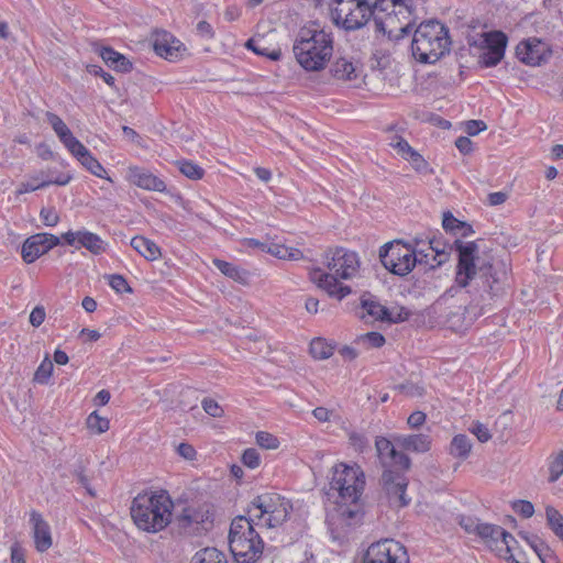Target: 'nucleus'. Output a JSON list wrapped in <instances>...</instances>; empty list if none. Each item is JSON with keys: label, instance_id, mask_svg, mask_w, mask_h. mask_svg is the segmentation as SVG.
Masks as SVG:
<instances>
[{"label": "nucleus", "instance_id": "1", "mask_svg": "<svg viewBox=\"0 0 563 563\" xmlns=\"http://www.w3.org/2000/svg\"><path fill=\"white\" fill-rule=\"evenodd\" d=\"M453 247L459 254L456 287L448 289L430 306L429 316L452 331H461L466 325V295L472 297L471 303L477 307L504 294L509 283V265L505 261H496L477 268L476 242H462L457 239L452 246H449L450 250Z\"/></svg>", "mask_w": 563, "mask_h": 563}, {"label": "nucleus", "instance_id": "2", "mask_svg": "<svg viewBox=\"0 0 563 563\" xmlns=\"http://www.w3.org/2000/svg\"><path fill=\"white\" fill-rule=\"evenodd\" d=\"M173 508L166 490L139 494L132 501L131 517L139 529L156 533L170 525Z\"/></svg>", "mask_w": 563, "mask_h": 563}, {"label": "nucleus", "instance_id": "3", "mask_svg": "<svg viewBox=\"0 0 563 563\" xmlns=\"http://www.w3.org/2000/svg\"><path fill=\"white\" fill-rule=\"evenodd\" d=\"M411 35L412 56L421 64H434L450 52L449 29L438 20L421 22Z\"/></svg>", "mask_w": 563, "mask_h": 563}, {"label": "nucleus", "instance_id": "4", "mask_svg": "<svg viewBox=\"0 0 563 563\" xmlns=\"http://www.w3.org/2000/svg\"><path fill=\"white\" fill-rule=\"evenodd\" d=\"M295 57L307 71L324 68L333 53V41L323 30L302 27L294 43Z\"/></svg>", "mask_w": 563, "mask_h": 563}, {"label": "nucleus", "instance_id": "5", "mask_svg": "<svg viewBox=\"0 0 563 563\" xmlns=\"http://www.w3.org/2000/svg\"><path fill=\"white\" fill-rule=\"evenodd\" d=\"M258 522L250 515L232 519L229 531V548L236 563H256L263 554L264 541L254 526Z\"/></svg>", "mask_w": 563, "mask_h": 563}, {"label": "nucleus", "instance_id": "6", "mask_svg": "<svg viewBox=\"0 0 563 563\" xmlns=\"http://www.w3.org/2000/svg\"><path fill=\"white\" fill-rule=\"evenodd\" d=\"M214 514L212 506L205 503L198 506L189 505L172 517V529L179 536H199L211 529Z\"/></svg>", "mask_w": 563, "mask_h": 563}, {"label": "nucleus", "instance_id": "7", "mask_svg": "<svg viewBox=\"0 0 563 563\" xmlns=\"http://www.w3.org/2000/svg\"><path fill=\"white\" fill-rule=\"evenodd\" d=\"M291 509L288 500L275 493L256 496L247 507L246 514L257 522L265 516V526L275 528L283 525Z\"/></svg>", "mask_w": 563, "mask_h": 563}, {"label": "nucleus", "instance_id": "8", "mask_svg": "<svg viewBox=\"0 0 563 563\" xmlns=\"http://www.w3.org/2000/svg\"><path fill=\"white\" fill-rule=\"evenodd\" d=\"M379 260L387 271L401 277L408 275L417 264H422L416 250L401 241L385 243L379 249Z\"/></svg>", "mask_w": 563, "mask_h": 563}, {"label": "nucleus", "instance_id": "9", "mask_svg": "<svg viewBox=\"0 0 563 563\" xmlns=\"http://www.w3.org/2000/svg\"><path fill=\"white\" fill-rule=\"evenodd\" d=\"M330 486L339 493L341 501H358L365 487V475L360 466L339 463L333 467Z\"/></svg>", "mask_w": 563, "mask_h": 563}, {"label": "nucleus", "instance_id": "10", "mask_svg": "<svg viewBox=\"0 0 563 563\" xmlns=\"http://www.w3.org/2000/svg\"><path fill=\"white\" fill-rule=\"evenodd\" d=\"M339 4L331 14L334 23L347 31L358 30L373 16V8L366 0H333Z\"/></svg>", "mask_w": 563, "mask_h": 563}, {"label": "nucleus", "instance_id": "11", "mask_svg": "<svg viewBox=\"0 0 563 563\" xmlns=\"http://www.w3.org/2000/svg\"><path fill=\"white\" fill-rule=\"evenodd\" d=\"M508 44L507 35L501 31H490L483 33L479 42H474L471 46L475 49L474 54L478 56L481 67H495L503 59Z\"/></svg>", "mask_w": 563, "mask_h": 563}, {"label": "nucleus", "instance_id": "12", "mask_svg": "<svg viewBox=\"0 0 563 563\" xmlns=\"http://www.w3.org/2000/svg\"><path fill=\"white\" fill-rule=\"evenodd\" d=\"M380 485L390 507L404 508L410 504L411 499L406 494L408 478L402 472L386 467L382 474Z\"/></svg>", "mask_w": 563, "mask_h": 563}, {"label": "nucleus", "instance_id": "13", "mask_svg": "<svg viewBox=\"0 0 563 563\" xmlns=\"http://www.w3.org/2000/svg\"><path fill=\"white\" fill-rule=\"evenodd\" d=\"M406 549L397 541L385 539L373 543L364 555V563H408Z\"/></svg>", "mask_w": 563, "mask_h": 563}, {"label": "nucleus", "instance_id": "14", "mask_svg": "<svg viewBox=\"0 0 563 563\" xmlns=\"http://www.w3.org/2000/svg\"><path fill=\"white\" fill-rule=\"evenodd\" d=\"M552 54L551 44L534 36L522 40L516 47L517 58L521 63L533 67L547 64Z\"/></svg>", "mask_w": 563, "mask_h": 563}, {"label": "nucleus", "instance_id": "15", "mask_svg": "<svg viewBox=\"0 0 563 563\" xmlns=\"http://www.w3.org/2000/svg\"><path fill=\"white\" fill-rule=\"evenodd\" d=\"M327 266L335 278L350 279L357 273L360 260L355 252L336 247L327 254Z\"/></svg>", "mask_w": 563, "mask_h": 563}, {"label": "nucleus", "instance_id": "16", "mask_svg": "<svg viewBox=\"0 0 563 563\" xmlns=\"http://www.w3.org/2000/svg\"><path fill=\"white\" fill-rule=\"evenodd\" d=\"M399 15L401 14L398 12V9L388 12L385 18L374 15L376 31L387 34L388 38L396 43L411 36L415 27L413 13L409 18H404L406 20L405 23H399Z\"/></svg>", "mask_w": 563, "mask_h": 563}, {"label": "nucleus", "instance_id": "17", "mask_svg": "<svg viewBox=\"0 0 563 563\" xmlns=\"http://www.w3.org/2000/svg\"><path fill=\"white\" fill-rule=\"evenodd\" d=\"M151 41L154 52L169 62L180 59L187 51L178 38L165 30H155L152 33Z\"/></svg>", "mask_w": 563, "mask_h": 563}, {"label": "nucleus", "instance_id": "18", "mask_svg": "<svg viewBox=\"0 0 563 563\" xmlns=\"http://www.w3.org/2000/svg\"><path fill=\"white\" fill-rule=\"evenodd\" d=\"M60 244V238L51 233H36L27 238L22 245V258L27 264Z\"/></svg>", "mask_w": 563, "mask_h": 563}, {"label": "nucleus", "instance_id": "19", "mask_svg": "<svg viewBox=\"0 0 563 563\" xmlns=\"http://www.w3.org/2000/svg\"><path fill=\"white\" fill-rule=\"evenodd\" d=\"M67 245L76 249L85 247L92 254L99 255L104 252V243L99 235L87 230L68 231L62 235Z\"/></svg>", "mask_w": 563, "mask_h": 563}, {"label": "nucleus", "instance_id": "20", "mask_svg": "<svg viewBox=\"0 0 563 563\" xmlns=\"http://www.w3.org/2000/svg\"><path fill=\"white\" fill-rule=\"evenodd\" d=\"M128 176L132 184L142 189L157 192H164L166 190L165 183L144 168L137 166L129 167Z\"/></svg>", "mask_w": 563, "mask_h": 563}, {"label": "nucleus", "instance_id": "21", "mask_svg": "<svg viewBox=\"0 0 563 563\" xmlns=\"http://www.w3.org/2000/svg\"><path fill=\"white\" fill-rule=\"evenodd\" d=\"M30 522L33 527V539L35 549L38 552L47 551L53 543L49 525L43 519L36 510L30 514Z\"/></svg>", "mask_w": 563, "mask_h": 563}, {"label": "nucleus", "instance_id": "22", "mask_svg": "<svg viewBox=\"0 0 563 563\" xmlns=\"http://www.w3.org/2000/svg\"><path fill=\"white\" fill-rule=\"evenodd\" d=\"M310 278L319 288L325 290L329 296L335 297L339 300H342L351 294V288L349 286L342 285L333 275L322 273L320 269L312 272L310 274Z\"/></svg>", "mask_w": 563, "mask_h": 563}, {"label": "nucleus", "instance_id": "23", "mask_svg": "<svg viewBox=\"0 0 563 563\" xmlns=\"http://www.w3.org/2000/svg\"><path fill=\"white\" fill-rule=\"evenodd\" d=\"M394 441L401 450L415 453H426L431 448L430 437L423 433L397 435Z\"/></svg>", "mask_w": 563, "mask_h": 563}, {"label": "nucleus", "instance_id": "24", "mask_svg": "<svg viewBox=\"0 0 563 563\" xmlns=\"http://www.w3.org/2000/svg\"><path fill=\"white\" fill-rule=\"evenodd\" d=\"M476 536L492 550H497L498 544L504 543L507 538L506 530L500 526L483 522Z\"/></svg>", "mask_w": 563, "mask_h": 563}, {"label": "nucleus", "instance_id": "25", "mask_svg": "<svg viewBox=\"0 0 563 563\" xmlns=\"http://www.w3.org/2000/svg\"><path fill=\"white\" fill-rule=\"evenodd\" d=\"M331 75L339 80L351 81L358 78L361 70L346 57H338L331 65Z\"/></svg>", "mask_w": 563, "mask_h": 563}, {"label": "nucleus", "instance_id": "26", "mask_svg": "<svg viewBox=\"0 0 563 563\" xmlns=\"http://www.w3.org/2000/svg\"><path fill=\"white\" fill-rule=\"evenodd\" d=\"M102 60L111 68L120 73H130L132 63L121 53L112 47L102 46L97 49Z\"/></svg>", "mask_w": 563, "mask_h": 563}, {"label": "nucleus", "instance_id": "27", "mask_svg": "<svg viewBox=\"0 0 563 563\" xmlns=\"http://www.w3.org/2000/svg\"><path fill=\"white\" fill-rule=\"evenodd\" d=\"M371 5L373 8V16L376 15V11L387 14L388 12L398 9V12L404 18H409L413 11L412 0H375Z\"/></svg>", "mask_w": 563, "mask_h": 563}, {"label": "nucleus", "instance_id": "28", "mask_svg": "<svg viewBox=\"0 0 563 563\" xmlns=\"http://www.w3.org/2000/svg\"><path fill=\"white\" fill-rule=\"evenodd\" d=\"M338 508V515L342 523L346 527H353L361 522L363 511L357 501H341Z\"/></svg>", "mask_w": 563, "mask_h": 563}, {"label": "nucleus", "instance_id": "29", "mask_svg": "<svg viewBox=\"0 0 563 563\" xmlns=\"http://www.w3.org/2000/svg\"><path fill=\"white\" fill-rule=\"evenodd\" d=\"M131 246L147 261H155L162 255L158 245L144 236H134Z\"/></svg>", "mask_w": 563, "mask_h": 563}, {"label": "nucleus", "instance_id": "30", "mask_svg": "<svg viewBox=\"0 0 563 563\" xmlns=\"http://www.w3.org/2000/svg\"><path fill=\"white\" fill-rule=\"evenodd\" d=\"M213 265L227 277L235 280V282H239L241 284H246L247 283V278H249V273L232 264V263H229L227 261H223V260H219V258H214L213 260Z\"/></svg>", "mask_w": 563, "mask_h": 563}, {"label": "nucleus", "instance_id": "31", "mask_svg": "<svg viewBox=\"0 0 563 563\" xmlns=\"http://www.w3.org/2000/svg\"><path fill=\"white\" fill-rule=\"evenodd\" d=\"M76 158L80 162V164L87 168L92 175L108 179L109 181H112L110 177H107L106 169L103 166L99 163V161L91 155L89 150L85 147V151L79 152V154L76 156Z\"/></svg>", "mask_w": 563, "mask_h": 563}, {"label": "nucleus", "instance_id": "32", "mask_svg": "<svg viewBox=\"0 0 563 563\" xmlns=\"http://www.w3.org/2000/svg\"><path fill=\"white\" fill-rule=\"evenodd\" d=\"M265 253L272 254L280 260L289 261H298L303 257L300 250L273 242H267Z\"/></svg>", "mask_w": 563, "mask_h": 563}, {"label": "nucleus", "instance_id": "33", "mask_svg": "<svg viewBox=\"0 0 563 563\" xmlns=\"http://www.w3.org/2000/svg\"><path fill=\"white\" fill-rule=\"evenodd\" d=\"M245 46L253 51L255 54L257 55H261V56H265L267 58H269L271 60H278L282 56V51L280 48H273L271 49L267 45H266V41L264 40V37H253V38H250Z\"/></svg>", "mask_w": 563, "mask_h": 563}, {"label": "nucleus", "instance_id": "34", "mask_svg": "<svg viewBox=\"0 0 563 563\" xmlns=\"http://www.w3.org/2000/svg\"><path fill=\"white\" fill-rule=\"evenodd\" d=\"M190 563H228L223 552L216 548H205L197 551L190 560Z\"/></svg>", "mask_w": 563, "mask_h": 563}, {"label": "nucleus", "instance_id": "35", "mask_svg": "<svg viewBox=\"0 0 563 563\" xmlns=\"http://www.w3.org/2000/svg\"><path fill=\"white\" fill-rule=\"evenodd\" d=\"M361 307L366 313L375 320L387 321L388 308L379 303L373 298H366L365 295L361 298Z\"/></svg>", "mask_w": 563, "mask_h": 563}, {"label": "nucleus", "instance_id": "36", "mask_svg": "<svg viewBox=\"0 0 563 563\" xmlns=\"http://www.w3.org/2000/svg\"><path fill=\"white\" fill-rule=\"evenodd\" d=\"M545 518L549 529L563 542V516L553 506H547Z\"/></svg>", "mask_w": 563, "mask_h": 563}, {"label": "nucleus", "instance_id": "37", "mask_svg": "<svg viewBox=\"0 0 563 563\" xmlns=\"http://www.w3.org/2000/svg\"><path fill=\"white\" fill-rule=\"evenodd\" d=\"M309 352L316 360H327L333 355L334 346L322 338H316L310 342Z\"/></svg>", "mask_w": 563, "mask_h": 563}, {"label": "nucleus", "instance_id": "38", "mask_svg": "<svg viewBox=\"0 0 563 563\" xmlns=\"http://www.w3.org/2000/svg\"><path fill=\"white\" fill-rule=\"evenodd\" d=\"M472 443L467 435L457 434L455 435L450 445V453L459 459H466L471 452Z\"/></svg>", "mask_w": 563, "mask_h": 563}, {"label": "nucleus", "instance_id": "39", "mask_svg": "<svg viewBox=\"0 0 563 563\" xmlns=\"http://www.w3.org/2000/svg\"><path fill=\"white\" fill-rule=\"evenodd\" d=\"M375 448L384 470L386 467H391V464H387L386 459H390L396 454L397 450L393 442L384 437H377Z\"/></svg>", "mask_w": 563, "mask_h": 563}, {"label": "nucleus", "instance_id": "40", "mask_svg": "<svg viewBox=\"0 0 563 563\" xmlns=\"http://www.w3.org/2000/svg\"><path fill=\"white\" fill-rule=\"evenodd\" d=\"M429 246L435 253L433 256L435 264H430L432 268L441 266L449 260L448 245L441 239L433 236L429 240Z\"/></svg>", "mask_w": 563, "mask_h": 563}, {"label": "nucleus", "instance_id": "41", "mask_svg": "<svg viewBox=\"0 0 563 563\" xmlns=\"http://www.w3.org/2000/svg\"><path fill=\"white\" fill-rule=\"evenodd\" d=\"M176 165L179 172L191 180L201 179L205 175V169L192 161L180 159L176 162Z\"/></svg>", "mask_w": 563, "mask_h": 563}, {"label": "nucleus", "instance_id": "42", "mask_svg": "<svg viewBox=\"0 0 563 563\" xmlns=\"http://www.w3.org/2000/svg\"><path fill=\"white\" fill-rule=\"evenodd\" d=\"M54 369L53 362L49 358V355L46 354L40 366L34 373V382L45 385L48 383L49 377L52 376Z\"/></svg>", "mask_w": 563, "mask_h": 563}, {"label": "nucleus", "instance_id": "43", "mask_svg": "<svg viewBox=\"0 0 563 563\" xmlns=\"http://www.w3.org/2000/svg\"><path fill=\"white\" fill-rule=\"evenodd\" d=\"M506 534L507 538L505 540V544H498L496 553L498 556L507 560L509 563H519L518 561H516L512 554L514 544H516L517 541L511 533L506 531Z\"/></svg>", "mask_w": 563, "mask_h": 563}, {"label": "nucleus", "instance_id": "44", "mask_svg": "<svg viewBox=\"0 0 563 563\" xmlns=\"http://www.w3.org/2000/svg\"><path fill=\"white\" fill-rule=\"evenodd\" d=\"M549 473L550 483L556 482L563 474V451L550 456Z\"/></svg>", "mask_w": 563, "mask_h": 563}, {"label": "nucleus", "instance_id": "45", "mask_svg": "<svg viewBox=\"0 0 563 563\" xmlns=\"http://www.w3.org/2000/svg\"><path fill=\"white\" fill-rule=\"evenodd\" d=\"M455 520L466 533L475 536L483 523L476 517L463 514L457 515Z\"/></svg>", "mask_w": 563, "mask_h": 563}, {"label": "nucleus", "instance_id": "46", "mask_svg": "<svg viewBox=\"0 0 563 563\" xmlns=\"http://www.w3.org/2000/svg\"><path fill=\"white\" fill-rule=\"evenodd\" d=\"M87 428L96 433L100 434L109 430V420L103 418L97 413V411L91 412L87 418Z\"/></svg>", "mask_w": 563, "mask_h": 563}, {"label": "nucleus", "instance_id": "47", "mask_svg": "<svg viewBox=\"0 0 563 563\" xmlns=\"http://www.w3.org/2000/svg\"><path fill=\"white\" fill-rule=\"evenodd\" d=\"M47 122L52 125L54 132L62 140L66 134L71 132L64 121L53 112H46Z\"/></svg>", "mask_w": 563, "mask_h": 563}, {"label": "nucleus", "instance_id": "48", "mask_svg": "<svg viewBox=\"0 0 563 563\" xmlns=\"http://www.w3.org/2000/svg\"><path fill=\"white\" fill-rule=\"evenodd\" d=\"M413 167V169L421 174L432 173V169L429 168L428 162L416 151L413 150L406 157Z\"/></svg>", "mask_w": 563, "mask_h": 563}, {"label": "nucleus", "instance_id": "49", "mask_svg": "<svg viewBox=\"0 0 563 563\" xmlns=\"http://www.w3.org/2000/svg\"><path fill=\"white\" fill-rule=\"evenodd\" d=\"M106 278L108 279L110 287L114 291H117L119 294L132 292V288L130 287L126 279L122 275L112 274V275H108Z\"/></svg>", "mask_w": 563, "mask_h": 563}, {"label": "nucleus", "instance_id": "50", "mask_svg": "<svg viewBox=\"0 0 563 563\" xmlns=\"http://www.w3.org/2000/svg\"><path fill=\"white\" fill-rule=\"evenodd\" d=\"M256 443L263 449L272 450L277 449L279 445L278 439L272 433L265 431H258L256 433Z\"/></svg>", "mask_w": 563, "mask_h": 563}, {"label": "nucleus", "instance_id": "51", "mask_svg": "<svg viewBox=\"0 0 563 563\" xmlns=\"http://www.w3.org/2000/svg\"><path fill=\"white\" fill-rule=\"evenodd\" d=\"M357 342L366 343L369 347H382L386 340L382 333L372 331L360 335Z\"/></svg>", "mask_w": 563, "mask_h": 563}, {"label": "nucleus", "instance_id": "52", "mask_svg": "<svg viewBox=\"0 0 563 563\" xmlns=\"http://www.w3.org/2000/svg\"><path fill=\"white\" fill-rule=\"evenodd\" d=\"M60 142L65 145V147L76 157L79 152L85 151V145L74 136L71 132L66 134Z\"/></svg>", "mask_w": 563, "mask_h": 563}, {"label": "nucleus", "instance_id": "53", "mask_svg": "<svg viewBox=\"0 0 563 563\" xmlns=\"http://www.w3.org/2000/svg\"><path fill=\"white\" fill-rule=\"evenodd\" d=\"M512 509L523 518H530L534 514V507L529 500H516L512 503Z\"/></svg>", "mask_w": 563, "mask_h": 563}, {"label": "nucleus", "instance_id": "54", "mask_svg": "<svg viewBox=\"0 0 563 563\" xmlns=\"http://www.w3.org/2000/svg\"><path fill=\"white\" fill-rule=\"evenodd\" d=\"M242 463L250 468L258 467L261 457L257 450L253 448L246 449L242 454Z\"/></svg>", "mask_w": 563, "mask_h": 563}, {"label": "nucleus", "instance_id": "55", "mask_svg": "<svg viewBox=\"0 0 563 563\" xmlns=\"http://www.w3.org/2000/svg\"><path fill=\"white\" fill-rule=\"evenodd\" d=\"M74 474L77 477V481L80 483V485L87 490V493L91 497H96V492L90 486L89 478L87 477V475L85 473V466L82 465V463H79L76 466Z\"/></svg>", "mask_w": 563, "mask_h": 563}, {"label": "nucleus", "instance_id": "56", "mask_svg": "<svg viewBox=\"0 0 563 563\" xmlns=\"http://www.w3.org/2000/svg\"><path fill=\"white\" fill-rule=\"evenodd\" d=\"M391 460V464L395 465V466H398L399 470H397L398 472H402L404 474L410 470L411 467V460L410 457L405 454L404 452H400V451H396V454L390 457Z\"/></svg>", "mask_w": 563, "mask_h": 563}, {"label": "nucleus", "instance_id": "57", "mask_svg": "<svg viewBox=\"0 0 563 563\" xmlns=\"http://www.w3.org/2000/svg\"><path fill=\"white\" fill-rule=\"evenodd\" d=\"M462 221L457 220L450 211L443 213L442 227L446 232L457 234Z\"/></svg>", "mask_w": 563, "mask_h": 563}, {"label": "nucleus", "instance_id": "58", "mask_svg": "<svg viewBox=\"0 0 563 563\" xmlns=\"http://www.w3.org/2000/svg\"><path fill=\"white\" fill-rule=\"evenodd\" d=\"M526 542L531 547V549L534 551V553L539 556V553H541L545 547L548 545L537 534H520Z\"/></svg>", "mask_w": 563, "mask_h": 563}, {"label": "nucleus", "instance_id": "59", "mask_svg": "<svg viewBox=\"0 0 563 563\" xmlns=\"http://www.w3.org/2000/svg\"><path fill=\"white\" fill-rule=\"evenodd\" d=\"M40 217L47 227H55L59 222V216L54 208H42Z\"/></svg>", "mask_w": 563, "mask_h": 563}, {"label": "nucleus", "instance_id": "60", "mask_svg": "<svg viewBox=\"0 0 563 563\" xmlns=\"http://www.w3.org/2000/svg\"><path fill=\"white\" fill-rule=\"evenodd\" d=\"M350 444L358 452H363L365 449L368 448V440L367 438L357 432H352L350 434Z\"/></svg>", "mask_w": 563, "mask_h": 563}, {"label": "nucleus", "instance_id": "61", "mask_svg": "<svg viewBox=\"0 0 563 563\" xmlns=\"http://www.w3.org/2000/svg\"><path fill=\"white\" fill-rule=\"evenodd\" d=\"M203 410L211 417H221L222 408L218 405V402L211 398H205L201 402Z\"/></svg>", "mask_w": 563, "mask_h": 563}, {"label": "nucleus", "instance_id": "62", "mask_svg": "<svg viewBox=\"0 0 563 563\" xmlns=\"http://www.w3.org/2000/svg\"><path fill=\"white\" fill-rule=\"evenodd\" d=\"M471 431H472V433H474L476 435L478 441L483 442V443L487 442L492 438V434H490L488 428L481 422L474 423Z\"/></svg>", "mask_w": 563, "mask_h": 563}, {"label": "nucleus", "instance_id": "63", "mask_svg": "<svg viewBox=\"0 0 563 563\" xmlns=\"http://www.w3.org/2000/svg\"><path fill=\"white\" fill-rule=\"evenodd\" d=\"M390 145L397 148L398 153L401 154L404 158H406L408 154L413 151L409 143L400 136H395Z\"/></svg>", "mask_w": 563, "mask_h": 563}, {"label": "nucleus", "instance_id": "64", "mask_svg": "<svg viewBox=\"0 0 563 563\" xmlns=\"http://www.w3.org/2000/svg\"><path fill=\"white\" fill-rule=\"evenodd\" d=\"M45 317L46 313L44 307L36 306L30 313V323L37 328L44 322Z\"/></svg>", "mask_w": 563, "mask_h": 563}]
</instances>
